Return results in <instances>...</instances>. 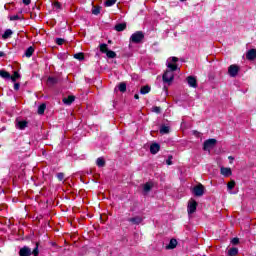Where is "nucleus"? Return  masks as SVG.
I'll list each match as a JSON object with an SVG mask.
<instances>
[{"mask_svg":"<svg viewBox=\"0 0 256 256\" xmlns=\"http://www.w3.org/2000/svg\"><path fill=\"white\" fill-rule=\"evenodd\" d=\"M177 61H179V58L177 57H171L167 59L166 66L169 71H177V64H175Z\"/></svg>","mask_w":256,"mask_h":256,"instance_id":"f257e3e1","label":"nucleus"},{"mask_svg":"<svg viewBox=\"0 0 256 256\" xmlns=\"http://www.w3.org/2000/svg\"><path fill=\"white\" fill-rule=\"evenodd\" d=\"M144 37H145V35H143V32L137 31L131 35L130 41L132 43H141V41H143Z\"/></svg>","mask_w":256,"mask_h":256,"instance_id":"f03ea898","label":"nucleus"},{"mask_svg":"<svg viewBox=\"0 0 256 256\" xmlns=\"http://www.w3.org/2000/svg\"><path fill=\"white\" fill-rule=\"evenodd\" d=\"M164 83H171L175 79V73L173 70H166L162 77Z\"/></svg>","mask_w":256,"mask_h":256,"instance_id":"7ed1b4c3","label":"nucleus"},{"mask_svg":"<svg viewBox=\"0 0 256 256\" xmlns=\"http://www.w3.org/2000/svg\"><path fill=\"white\" fill-rule=\"evenodd\" d=\"M215 145H217V140L208 139L204 142L203 149H204V151H211V149H213V147H215Z\"/></svg>","mask_w":256,"mask_h":256,"instance_id":"20e7f679","label":"nucleus"},{"mask_svg":"<svg viewBox=\"0 0 256 256\" xmlns=\"http://www.w3.org/2000/svg\"><path fill=\"white\" fill-rule=\"evenodd\" d=\"M187 211H188V214H189V215L195 213V211H197V201H195L194 199H191V200L188 202Z\"/></svg>","mask_w":256,"mask_h":256,"instance_id":"39448f33","label":"nucleus"},{"mask_svg":"<svg viewBox=\"0 0 256 256\" xmlns=\"http://www.w3.org/2000/svg\"><path fill=\"white\" fill-rule=\"evenodd\" d=\"M238 73H239V66L235 64L229 66L228 75H230V77H237Z\"/></svg>","mask_w":256,"mask_h":256,"instance_id":"423d86ee","label":"nucleus"},{"mask_svg":"<svg viewBox=\"0 0 256 256\" xmlns=\"http://www.w3.org/2000/svg\"><path fill=\"white\" fill-rule=\"evenodd\" d=\"M193 192L196 197H201L203 196V193H205V188L201 184H199L198 186L194 187Z\"/></svg>","mask_w":256,"mask_h":256,"instance_id":"0eeeda50","label":"nucleus"},{"mask_svg":"<svg viewBox=\"0 0 256 256\" xmlns=\"http://www.w3.org/2000/svg\"><path fill=\"white\" fill-rule=\"evenodd\" d=\"M187 83L189 87H193L194 89H197V79L193 76L187 77Z\"/></svg>","mask_w":256,"mask_h":256,"instance_id":"6e6552de","label":"nucleus"},{"mask_svg":"<svg viewBox=\"0 0 256 256\" xmlns=\"http://www.w3.org/2000/svg\"><path fill=\"white\" fill-rule=\"evenodd\" d=\"M31 254H32L31 248H29L27 246H24L19 251L20 256H31Z\"/></svg>","mask_w":256,"mask_h":256,"instance_id":"1a4fd4ad","label":"nucleus"},{"mask_svg":"<svg viewBox=\"0 0 256 256\" xmlns=\"http://www.w3.org/2000/svg\"><path fill=\"white\" fill-rule=\"evenodd\" d=\"M246 59H248L249 61H253L254 59H256V50L250 49L246 54Z\"/></svg>","mask_w":256,"mask_h":256,"instance_id":"9d476101","label":"nucleus"},{"mask_svg":"<svg viewBox=\"0 0 256 256\" xmlns=\"http://www.w3.org/2000/svg\"><path fill=\"white\" fill-rule=\"evenodd\" d=\"M220 173H221V175H223L224 177H231V175H232L231 168L221 167V168H220Z\"/></svg>","mask_w":256,"mask_h":256,"instance_id":"9b49d317","label":"nucleus"},{"mask_svg":"<svg viewBox=\"0 0 256 256\" xmlns=\"http://www.w3.org/2000/svg\"><path fill=\"white\" fill-rule=\"evenodd\" d=\"M159 149H161V147L157 143H153L150 146V152L152 153V155H156V153H159Z\"/></svg>","mask_w":256,"mask_h":256,"instance_id":"f8f14e48","label":"nucleus"},{"mask_svg":"<svg viewBox=\"0 0 256 256\" xmlns=\"http://www.w3.org/2000/svg\"><path fill=\"white\" fill-rule=\"evenodd\" d=\"M128 221L130 223H133V225H139L143 222V218L137 216V217H134V218H129Z\"/></svg>","mask_w":256,"mask_h":256,"instance_id":"ddd939ff","label":"nucleus"},{"mask_svg":"<svg viewBox=\"0 0 256 256\" xmlns=\"http://www.w3.org/2000/svg\"><path fill=\"white\" fill-rule=\"evenodd\" d=\"M151 189H153V184L151 182H147L146 184H144L143 186L144 193H149Z\"/></svg>","mask_w":256,"mask_h":256,"instance_id":"4468645a","label":"nucleus"},{"mask_svg":"<svg viewBox=\"0 0 256 256\" xmlns=\"http://www.w3.org/2000/svg\"><path fill=\"white\" fill-rule=\"evenodd\" d=\"M73 101H75V96H68L67 98H63V103H65V105H71Z\"/></svg>","mask_w":256,"mask_h":256,"instance_id":"2eb2a0df","label":"nucleus"},{"mask_svg":"<svg viewBox=\"0 0 256 256\" xmlns=\"http://www.w3.org/2000/svg\"><path fill=\"white\" fill-rule=\"evenodd\" d=\"M0 77H2V79H11V74L5 70H0Z\"/></svg>","mask_w":256,"mask_h":256,"instance_id":"dca6fc26","label":"nucleus"},{"mask_svg":"<svg viewBox=\"0 0 256 256\" xmlns=\"http://www.w3.org/2000/svg\"><path fill=\"white\" fill-rule=\"evenodd\" d=\"M57 83V78L54 77H49L47 79V85L48 87H53V85H55Z\"/></svg>","mask_w":256,"mask_h":256,"instance_id":"f3484780","label":"nucleus"},{"mask_svg":"<svg viewBox=\"0 0 256 256\" xmlns=\"http://www.w3.org/2000/svg\"><path fill=\"white\" fill-rule=\"evenodd\" d=\"M13 35V31L11 29H7L2 35V39H9Z\"/></svg>","mask_w":256,"mask_h":256,"instance_id":"a211bd4d","label":"nucleus"},{"mask_svg":"<svg viewBox=\"0 0 256 256\" xmlns=\"http://www.w3.org/2000/svg\"><path fill=\"white\" fill-rule=\"evenodd\" d=\"M35 52V49L30 46L26 51H25V57H31L33 55V53Z\"/></svg>","mask_w":256,"mask_h":256,"instance_id":"6ab92c4d","label":"nucleus"},{"mask_svg":"<svg viewBox=\"0 0 256 256\" xmlns=\"http://www.w3.org/2000/svg\"><path fill=\"white\" fill-rule=\"evenodd\" d=\"M175 247H177V240L171 239L167 246V249H175Z\"/></svg>","mask_w":256,"mask_h":256,"instance_id":"aec40b11","label":"nucleus"},{"mask_svg":"<svg viewBox=\"0 0 256 256\" xmlns=\"http://www.w3.org/2000/svg\"><path fill=\"white\" fill-rule=\"evenodd\" d=\"M149 91H151V87H149V86H143L140 89L141 95H147V93H149Z\"/></svg>","mask_w":256,"mask_h":256,"instance_id":"412c9836","label":"nucleus"},{"mask_svg":"<svg viewBox=\"0 0 256 256\" xmlns=\"http://www.w3.org/2000/svg\"><path fill=\"white\" fill-rule=\"evenodd\" d=\"M17 128L18 129H25L27 127V121H19L17 124H16Z\"/></svg>","mask_w":256,"mask_h":256,"instance_id":"4be33fe9","label":"nucleus"},{"mask_svg":"<svg viewBox=\"0 0 256 256\" xmlns=\"http://www.w3.org/2000/svg\"><path fill=\"white\" fill-rule=\"evenodd\" d=\"M127 27V24L125 23H121V24H117L115 26L116 31H125V28Z\"/></svg>","mask_w":256,"mask_h":256,"instance_id":"5701e85b","label":"nucleus"},{"mask_svg":"<svg viewBox=\"0 0 256 256\" xmlns=\"http://www.w3.org/2000/svg\"><path fill=\"white\" fill-rule=\"evenodd\" d=\"M106 55L109 59H115L117 57V54L112 50H108V52H106Z\"/></svg>","mask_w":256,"mask_h":256,"instance_id":"b1692460","label":"nucleus"},{"mask_svg":"<svg viewBox=\"0 0 256 256\" xmlns=\"http://www.w3.org/2000/svg\"><path fill=\"white\" fill-rule=\"evenodd\" d=\"M45 109H47V106L45 104H41L38 107V115H43V113H45Z\"/></svg>","mask_w":256,"mask_h":256,"instance_id":"393cba45","label":"nucleus"},{"mask_svg":"<svg viewBox=\"0 0 256 256\" xmlns=\"http://www.w3.org/2000/svg\"><path fill=\"white\" fill-rule=\"evenodd\" d=\"M169 131H170L169 126H161V128H160V133L162 135H165V134L169 133Z\"/></svg>","mask_w":256,"mask_h":256,"instance_id":"a878e982","label":"nucleus"},{"mask_svg":"<svg viewBox=\"0 0 256 256\" xmlns=\"http://www.w3.org/2000/svg\"><path fill=\"white\" fill-rule=\"evenodd\" d=\"M100 51L101 53H108L109 52V48L107 47V44H100Z\"/></svg>","mask_w":256,"mask_h":256,"instance_id":"bb28decb","label":"nucleus"},{"mask_svg":"<svg viewBox=\"0 0 256 256\" xmlns=\"http://www.w3.org/2000/svg\"><path fill=\"white\" fill-rule=\"evenodd\" d=\"M237 253H239V249H237V248H230L228 251V255H230V256H235V255H237Z\"/></svg>","mask_w":256,"mask_h":256,"instance_id":"cd10ccee","label":"nucleus"},{"mask_svg":"<svg viewBox=\"0 0 256 256\" xmlns=\"http://www.w3.org/2000/svg\"><path fill=\"white\" fill-rule=\"evenodd\" d=\"M96 164L98 165V167H105V159L103 158H98L96 160Z\"/></svg>","mask_w":256,"mask_h":256,"instance_id":"c85d7f7f","label":"nucleus"},{"mask_svg":"<svg viewBox=\"0 0 256 256\" xmlns=\"http://www.w3.org/2000/svg\"><path fill=\"white\" fill-rule=\"evenodd\" d=\"M117 3V0H107L105 2V6L106 7H113V5H115Z\"/></svg>","mask_w":256,"mask_h":256,"instance_id":"c756f323","label":"nucleus"},{"mask_svg":"<svg viewBox=\"0 0 256 256\" xmlns=\"http://www.w3.org/2000/svg\"><path fill=\"white\" fill-rule=\"evenodd\" d=\"M119 91H121V93H125V91H127V85L125 83H121L118 86Z\"/></svg>","mask_w":256,"mask_h":256,"instance_id":"7c9ffc66","label":"nucleus"},{"mask_svg":"<svg viewBox=\"0 0 256 256\" xmlns=\"http://www.w3.org/2000/svg\"><path fill=\"white\" fill-rule=\"evenodd\" d=\"M74 59H77L78 61H83V59H85V56L83 55V53H77L74 55Z\"/></svg>","mask_w":256,"mask_h":256,"instance_id":"2f4dec72","label":"nucleus"},{"mask_svg":"<svg viewBox=\"0 0 256 256\" xmlns=\"http://www.w3.org/2000/svg\"><path fill=\"white\" fill-rule=\"evenodd\" d=\"M19 77H21L19 75V72H14V74L12 76H10V79L13 81V83H15V81H17V79H19Z\"/></svg>","mask_w":256,"mask_h":256,"instance_id":"473e14b6","label":"nucleus"},{"mask_svg":"<svg viewBox=\"0 0 256 256\" xmlns=\"http://www.w3.org/2000/svg\"><path fill=\"white\" fill-rule=\"evenodd\" d=\"M227 187H228L229 191H231L232 189H235V180L230 181L227 184Z\"/></svg>","mask_w":256,"mask_h":256,"instance_id":"72a5a7b5","label":"nucleus"},{"mask_svg":"<svg viewBox=\"0 0 256 256\" xmlns=\"http://www.w3.org/2000/svg\"><path fill=\"white\" fill-rule=\"evenodd\" d=\"M53 9H54V11H59L61 9V3L55 2L53 4Z\"/></svg>","mask_w":256,"mask_h":256,"instance_id":"f704fd0d","label":"nucleus"},{"mask_svg":"<svg viewBox=\"0 0 256 256\" xmlns=\"http://www.w3.org/2000/svg\"><path fill=\"white\" fill-rule=\"evenodd\" d=\"M92 13H93V15H99V13H101V8L93 7Z\"/></svg>","mask_w":256,"mask_h":256,"instance_id":"c9c22d12","label":"nucleus"},{"mask_svg":"<svg viewBox=\"0 0 256 256\" xmlns=\"http://www.w3.org/2000/svg\"><path fill=\"white\" fill-rule=\"evenodd\" d=\"M166 165H173V156H169L166 160Z\"/></svg>","mask_w":256,"mask_h":256,"instance_id":"e433bc0d","label":"nucleus"},{"mask_svg":"<svg viewBox=\"0 0 256 256\" xmlns=\"http://www.w3.org/2000/svg\"><path fill=\"white\" fill-rule=\"evenodd\" d=\"M19 15H12L10 16V21H19Z\"/></svg>","mask_w":256,"mask_h":256,"instance_id":"4c0bfd02","label":"nucleus"},{"mask_svg":"<svg viewBox=\"0 0 256 256\" xmlns=\"http://www.w3.org/2000/svg\"><path fill=\"white\" fill-rule=\"evenodd\" d=\"M152 111L154 113H161V107L155 106V107L152 108Z\"/></svg>","mask_w":256,"mask_h":256,"instance_id":"58836bf2","label":"nucleus"},{"mask_svg":"<svg viewBox=\"0 0 256 256\" xmlns=\"http://www.w3.org/2000/svg\"><path fill=\"white\" fill-rule=\"evenodd\" d=\"M32 253H33L34 256H38L39 255V246H36L34 248V250L32 251Z\"/></svg>","mask_w":256,"mask_h":256,"instance_id":"ea45409f","label":"nucleus"},{"mask_svg":"<svg viewBox=\"0 0 256 256\" xmlns=\"http://www.w3.org/2000/svg\"><path fill=\"white\" fill-rule=\"evenodd\" d=\"M56 43L57 45H63V43H65V40L63 38H58L56 39Z\"/></svg>","mask_w":256,"mask_h":256,"instance_id":"a19ab883","label":"nucleus"},{"mask_svg":"<svg viewBox=\"0 0 256 256\" xmlns=\"http://www.w3.org/2000/svg\"><path fill=\"white\" fill-rule=\"evenodd\" d=\"M57 178L59 179V181H63V179H65V174H63V173H58V174H57Z\"/></svg>","mask_w":256,"mask_h":256,"instance_id":"79ce46f5","label":"nucleus"},{"mask_svg":"<svg viewBox=\"0 0 256 256\" xmlns=\"http://www.w3.org/2000/svg\"><path fill=\"white\" fill-rule=\"evenodd\" d=\"M231 243H232V245H238L239 244V238H233Z\"/></svg>","mask_w":256,"mask_h":256,"instance_id":"37998d69","label":"nucleus"},{"mask_svg":"<svg viewBox=\"0 0 256 256\" xmlns=\"http://www.w3.org/2000/svg\"><path fill=\"white\" fill-rule=\"evenodd\" d=\"M19 87H20L19 83H15L14 84L15 91H19Z\"/></svg>","mask_w":256,"mask_h":256,"instance_id":"c03bdc74","label":"nucleus"},{"mask_svg":"<svg viewBox=\"0 0 256 256\" xmlns=\"http://www.w3.org/2000/svg\"><path fill=\"white\" fill-rule=\"evenodd\" d=\"M24 5H30L31 4V0H23Z\"/></svg>","mask_w":256,"mask_h":256,"instance_id":"a18cd8bd","label":"nucleus"},{"mask_svg":"<svg viewBox=\"0 0 256 256\" xmlns=\"http://www.w3.org/2000/svg\"><path fill=\"white\" fill-rule=\"evenodd\" d=\"M0 57H5V52L0 51Z\"/></svg>","mask_w":256,"mask_h":256,"instance_id":"49530a36","label":"nucleus"},{"mask_svg":"<svg viewBox=\"0 0 256 256\" xmlns=\"http://www.w3.org/2000/svg\"><path fill=\"white\" fill-rule=\"evenodd\" d=\"M134 98H135V99H139V94H135V95H134Z\"/></svg>","mask_w":256,"mask_h":256,"instance_id":"de8ad7c7","label":"nucleus"},{"mask_svg":"<svg viewBox=\"0 0 256 256\" xmlns=\"http://www.w3.org/2000/svg\"><path fill=\"white\" fill-rule=\"evenodd\" d=\"M228 159H230L231 161H233V157H232V156H229Z\"/></svg>","mask_w":256,"mask_h":256,"instance_id":"09e8293b","label":"nucleus"},{"mask_svg":"<svg viewBox=\"0 0 256 256\" xmlns=\"http://www.w3.org/2000/svg\"><path fill=\"white\" fill-rule=\"evenodd\" d=\"M180 1H185V0H180Z\"/></svg>","mask_w":256,"mask_h":256,"instance_id":"8fccbe9b","label":"nucleus"}]
</instances>
